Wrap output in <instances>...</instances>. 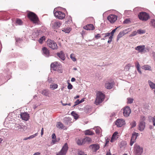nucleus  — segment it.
I'll list each match as a JSON object with an SVG mask.
<instances>
[{"instance_id": "obj_1", "label": "nucleus", "mask_w": 155, "mask_h": 155, "mask_svg": "<svg viewBox=\"0 0 155 155\" xmlns=\"http://www.w3.org/2000/svg\"><path fill=\"white\" fill-rule=\"evenodd\" d=\"M105 98L104 95L100 92H98L97 93V97L95 101V104L97 105L101 103Z\"/></svg>"}, {"instance_id": "obj_2", "label": "nucleus", "mask_w": 155, "mask_h": 155, "mask_svg": "<svg viewBox=\"0 0 155 155\" xmlns=\"http://www.w3.org/2000/svg\"><path fill=\"white\" fill-rule=\"evenodd\" d=\"M28 17L31 21L34 23H38L39 19L37 16L33 12H30L28 14Z\"/></svg>"}, {"instance_id": "obj_3", "label": "nucleus", "mask_w": 155, "mask_h": 155, "mask_svg": "<svg viewBox=\"0 0 155 155\" xmlns=\"http://www.w3.org/2000/svg\"><path fill=\"white\" fill-rule=\"evenodd\" d=\"M138 16L140 20L143 21H147L150 18L149 15L146 12H144L139 13Z\"/></svg>"}, {"instance_id": "obj_4", "label": "nucleus", "mask_w": 155, "mask_h": 155, "mask_svg": "<svg viewBox=\"0 0 155 155\" xmlns=\"http://www.w3.org/2000/svg\"><path fill=\"white\" fill-rule=\"evenodd\" d=\"M143 148L139 145L135 144L134 146V152L135 155H141L143 152Z\"/></svg>"}, {"instance_id": "obj_5", "label": "nucleus", "mask_w": 155, "mask_h": 155, "mask_svg": "<svg viewBox=\"0 0 155 155\" xmlns=\"http://www.w3.org/2000/svg\"><path fill=\"white\" fill-rule=\"evenodd\" d=\"M47 45L50 48L53 50L57 49L58 48L57 44L53 40L48 39L47 41Z\"/></svg>"}, {"instance_id": "obj_6", "label": "nucleus", "mask_w": 155, "mask_h": 155, "mask_svg": "<svg viewBox=\"0 0 155 155\" xmlns=\"http://www.w3.org/2000/svg\"><path fill=\"white\" fill-rule=\"evenodd\" d=\"M68 146L67 143L64 144L61 151L57 153V155H65L68 149Z\"/></svg>"}, {"instance_id": "obj_7", "label": "nucleus", "mask_w": 155, "mask_h": 155, "mask_svg": "<svg viewBox=\"0 0 155 155\" xmlns=\"http://www.w3.org/2000/svg\"><path fill=\"white\" fill-rule=\"evenodd\" d=\"M54 14L55 17L60 19H63L65 16L64 13L59 11H57L55 12L54 11Z\"/></svg>"}, {"instance_id": "obj_8", "label": "nucleus", "mask_w": 155, "mask_h": 155, "mask_svg": "<svg viewBox=\"0 0 155 155\" xmlns=\"http://www.w3.org/2000/svg\"><path fill=\"white\" fill-rule=\"evenodd\" d=\"M139 134L136 132H134L132 134L131 138L130 143V145L132 146L133 144L135 142L136 139L138 136H139Z\"/></svg>"}, {"instance_id": "obj_9", "label": "nucleus", "mask_w": 155, "mask_h": 155, "mask_svg": "<svg viewBox=\"0 0 155 155\" xmlns=\"http://www.w3.org/2000/svg\"><path fill=\"white\" fill-rule=\"evenodd\" d=\"M131 111L129 107L127 106L123 109L124 116L125 117H128L131 113Z\"/></svg>"}, {"instance_id": "obj_10", "label": "nucleus", "mask_w": 155, "mask_h": 155, "mask_svg": "<svg viewBox=\"0 0 155 155\" xmlns=\"http://www.w3.org/2000/svg\"><path fill=\"white\" fill-rule=\"evenodd\" d=\"M125 124V120L122 118L117 119L115 122V124L118 127H121Z\"/></svg>"}, {"instance_id": "obj_11", "label": "nucleus", "mask_w": 155, "mask_h": 155, "mask_svg": "<svg viewBox=\"0 0 155 155\" xmlns=\"http://www.w3.org/2000/svg\"><path fill=\"white\" fill-rule=\"evenodd\" d=\"M25 126L21 125L18 124H15L14 125V129L17 131L20 130H21L22 129V131L23 132L25 131Z\"/></svg>"}, {"instance_id": "obj_12", "label": "nucleus", "mask_w": 155, "mask_h": 155, "mask_svg": "<svg viewBox=\"0 0 155 155\" xmlns=\"http://www.w3.org/2000/svg\"><path fill=\"white\" fill-rule=\"evenodd\" d=\"M107 20L111 23L114 22L117 19V17L114 15H110L107 17Z\"/></svg>"}, {"instance_id": "obj_13", "label": "nucleus", "mask_w": 155, "mask_h": 155, "mask_svg": "<svg viewBox=\"0 0 155 155\" xmlns=\"http://www.w3.org/2000/svg\"><path fill=\"white\" fill-rule=\"evenodd\" d=\"M21 118L24 120L27 121L29 118V115L27 112H21L20 114Z\"/></svg>"}, {"instance_id": "obj_14", "label": "nucleus", "mask_w": 155, "mask_h": 155, "mask_svg": "<svg viewBox=\"0 0 155 155\" xmlns=\"http://www.w3.org/2000/svg\"><path fill=\"white\" fill-rule=\"evenodd\" d=\"M138 129L140 131H143L145 128V122H139L138 124Z\"/></svg>"}, {"instance_id": "obj_15", "label": "nucleus", "mask_w": 155, "mask_h": 155, "mask_svg": "<svg viewBox=\"0 0 155 155\" xmlns=\"http://www.w3.org/2000/svg\"><path fill=\"white\" fill-rule=\"evenodd\" d=\"M61 22L59 21H55L52 24V27L54 28H58L61 26Z\"/></svg>"}, {"instance_id": "obj_16", "label": "nucleus", "mask_w": 155, "mask_h": 155, "mask_svg": "<svg viewBox=\"0 0 155 155\" xmlns=\"http://www.w3.org/2000/svg\"><path fill=\"white\" fill-rule=\"evenodd\" d=\"M145 46L144 45H140L135 48V49L138 51L139 52L142 53L144 51Z\"/></svg>"}, {"instance_id": "obj_17", "label": "nucleus", "mask_w": 155, "mask_h": 155, "mask_svg": "<svg viewBox=\"0 0 155 155\" xmlns=\"http://www.w3.org/2000/svg\"><path fill=\"white\" fill-rule=\"evenodd\" d=\"M42 53L43 55L45 57H48L49 55V51L46 47H43L42 48Z\"/></svg>"}, {"instance_id": "obj_18", "label": "nucleus", "mask_w": 155, "mask_h": 155, "mask_svg": "<svg viewBox=\"0 0 155 155\" xmlns=\"http://www.w3.org/2000/svg\"><path fill=\"white\" fill-rule=\"evenodd\" d=\"M99 146L97 144H93L90 146V148H91L94 151H96L99 148Z\"/></svg>"}, {"instance_id": "obj_19", "label": "nucleus", "mask_w": 155, "mask_h": 155, "mask_svg": "<svg viewBox=\"0 0 155 155\" xmlns=\"http://www.w3.org/2000/svg\"><path fill=\"white\" fill-rule=\"evenodd\" d=\"M117 28H116L113 30L110 33V36L108 40L107 41V42L109 43H111L112 40L113 36L114 35V33L115 32L116 30H117Z\"/></svg>"}, {"instance_id": "obj_20", "label": "nucleus", "mask_w": 155, "mask_h": 155, "mask_svg": "<svg viewBox=\"0 0 155 155\" xmlns=\"http://www.w3.org/2000/svg\"><path fill=\"white\" fill-rule=\"evenodd\" d=\"M84 28L87 30H92L94 29V27L92 24H89L84 27Z\"/></svg>"}, {"instance_id": "obj_21", "label": "nucleus", "mask_w": 155, "mask_h": 155, "mask_svg": "<svg viewBox=\"0 0 155 155\" xmlns=\"http://www.w3.org/2000/svg\"><path fill=\"white\" fill-rule=\"evenodd\" d=\"M127 29H125L123 31L120 32L118 35L117 36V41H118L119 40V39L121 37L123 36L125 34H126L127 33L126 32L127 31Z\"/></svg>"}, {"instance_id": "obj_22", "label": "nucleus", "mask_w": 155, "mask_h": 155, "mask_svg": "<svg viewBox=\"0 0 155 155\" xmlns=\"http://www.w3.org/2000/svg\"><path fill=\"white\" fill-rule=\"evenodd\" d=\"M113 83L112 82H107L105 84V87L107 89H110L113 87Z\"/></svg>"}, {"instance_id": "obj_23", "label": "nucleus", "mask_w": 155, "mask_h": 155, "mask_svg": "<svg viewBox=\"0 0 155 155\" xmlns=\"http://www.w3.org/2000/svg\"><path fill=\"white\" fill-rule=\"evenodd\" d=\"M57 55L62 60H65L64 55L63 51H61L60 53H57Z\"/></svg>"}, {"instance_id": "obj_24", "label": "nucleus", "mask_w": 155, "mask_h": 155, "mask_svg": "<svg viewBox=\"0 0 155 155\" xmlns=\"http://www.w3.org/2000/svg\"><path fill=\"white\" fill-rule=\"evenodd\" d=\"M56 127L57 128L61 129H64L65 127L62 123L60 122H58L56 125Z\"/></svg>"}, {"instance_id": "obj_25", "label": "nucleus", "mask_w": 155, "mask_h": 155, "mask_svg": "<svg viewBox=\"0 0 155 155\" xmlns=\"http://www.w3.org/2000/svg\"><path fill=\"white\" fill-rule=\"evenodd\" d=\"M64 123L68 125L71 121V118L69 117H65L64 119Z\"/></svg>"}, {"instance_id": "obj_26", "label": "nucleus", "mask_w": 155, "mask_h": 155, "mask_svg": "<svg viewBox=\"0 0 155 155\" xmlns=\"http://www.w3.org/2000/svg\"><path fill=\"white\" fill-rule=\"evenodd\" d=\"M148 83L150 87L152 89H155V84L151 82L150 80L148 81Z\"/></svg>"}, {"instance_id": "obj_27", "label": "nucleus", "mask_w": 155, "mask_h": 155, "mask_svg": "<svg viewBox=\"0 0 155 155\" xmlns=\"http://www.w3.org/2000/svg\"><path fill=\"white\" fill-rule=\"evenodd\" d=\"M41 93L43 95L47 96L49 94L48 90L47 89L43 90L42 91Z\"/></svg>"}, {"instance_id": "obj_28", "label": "nucleus", "mask_w": 155, "mask_h": 155, "mask_svg": "<svg viewBox=\"0 0 155 155\" xmlns=\"http://www.w3.org/2000/svg\"><path fill=\"white\" fill-rule=\"evenodd\" d=\"M118 133L117 132H115L113 134L111 140H110V141L111 142H113L114 140L115 139H116V136L117 135Z\"/></svg>"}, {"instance_id": "obj_29", "label": "nucleus", "mask_w": 155, "mask_h": 155, "mask_svg": "<svg viewBox=\"0 0 155 155\" xmlns=\"http://www.w3.org/2000/svg\"><path fill=\"white\" fill-rule=\"evenodd\" d=\"M94 133L92 131H90L89 130H87L85 131V134L86 135H93Z\"/></svg>"}, {"instance_id": "obj_30", "label": "nucleus", "mask_w": 155, "mask_h": 155, "mask_svg": "<svg viewBox=\"0 0 155 155\" xmlns=\"http://www.w3.org/2000/svg\"><path fill=\"white\" fill-rule=\"evenodd\" d=\"M142 68L145 70H150L151 67L148 65H144L142 67Z\"/></svg>"}, {"instance_id": "obj_31", "label": "nucleus", "mask_w": 155, "mask_h": 155, "mask_svg": "<svg viewBox=\"0 0 155 155\" xmlns=\"http://www.w3.org/2000/svg\"><path fill=\"white\" fill-rule=\"evenodd\" d=\"M50 87L52 89V90H54L58 87V85L56 84H51Z\"/></svg>"}, {"instance_id": "obj_32", "label": "nucleus", "mask_w": 155, "mask_h": 155, "mask_svg": "<svg viewBox=\"0 0 155 155\" xmlns=\"http://www.w3.org/2000/svg\"><path fill=\"white\" fill-rule=\"evenodd\" d=\"M45 36H43L40 38V39L38 40V41L39 43L42 44L43 43V41L45 40Z\"/></svg>"}, {"instance_id": "obj_33", "label": "nucleus", "mask_w": 155, "mask_h": 155, "mask_svg": "<svg viewBox=\"0 0 155 155\" xmlns=\"http://www.w3.org/2000/svg\"><path fill=\"white\" fill-rule=\"evenodd\" d=\"M131 128H133L136 126V123L135 121L134 120L130 124Z\"/></svg>"}, {"instance_id": "obj_34", "label": "nucleus", "mask_w": 155, "mask_h": 155, "mask_svg": "<svg viewBox=\"0 0 155 155\" xmlns=\"http://www.w3.org/2000/svg\"><path fill=\"white\" fill-rule=\"evenodd\" d=\"M71 114L73 116L75 119H77L78 118V116L77 114H76L74 111H72L71 113Z\"/></svg>"}, {"instance_id": "obj_35", "label": "nucleus", "mask_w": 155, "mask_h": 155, "mask_svg": "<svg viewBox=\"0 0 155 155\" xmlns=\"http://www.w3.org/2000/svg\"><path fill=\"white\" fill-rule=\"evenodd\" d=\"M101 130V129L100 127H96L95 131L96 134H99L100 133Z\"/></svg>"}, {"instance_id": "obj_36", "label": "nucleus", "mask_w": 155, "mask_h": 155, "mask_svg": "<svg viewBox=\"0 0 155 155\" xmlns=\"http://www.w3.org/2000/svg\"><path fill=\"white\" fill-rule=\"evenodd\" d=\"M56 65H57L55 64L54 63H52L51 65V68L53 69V70H56L55 67Z\"/></svg>"}, {"instance_id": "obj_37", "label": "nucleus", "mask_w": 155, "mask_h": 155, "mask_svg": "<svg viewBox=\"0 0 155 155\" xmlns=\"http://www.w3.org/2000/svg\"><path fill=\"white\" fill-rule=\"evenodd\" d=\"M146 120V118L144 116H142L140 117V119L139 122H145L144 121Z\"/></svg>"}, {"instance_id": "obj_38", "label": "nucleus", "mask_w": 155, "mask_h": 155, "mask_svg": "<svg viewBox=\"0 0 155 155\" xmlns=\"http://www.w3.org/2000/svg\"><path fill=\"white\" fill-rule=\"evenodd\" d=\"M85 139L86 142H87L88 143H91V142L92 141L91 139L89 137H87L85 138Z\"/></svg>"}, {"instance_id": "obj_39", "label": "nucleus", "mask_w": 155, "mask_h": 155, "mask_svg": "<svg viewBox=\"0 0 155 155\" xmlns=\"http://www.w3.org/2000/svg\"><path fill=\"white\" fill-rule=\"evenodd\" d=\"M70 58L74 61H75L76 59L75 57L74 56V54H71L70 56Z\"/></svg>"}, {"instance_id": "obj_40", "label": "nucleus", "mask_w": 155, "mask_h": 155, "mask_svg": "<svg viewBox=\"0 0 155 155\" xmlns=\"http://www.w3.org/2000/svg\"><path fill=\"white\" fill-rule=\"evenodd\" d=\"M127 103L129 104H131L133 102V99L132 98H128L127 99Z\"/></svg>"}, {"instance_id": "obj_41", "label": "nucleus", "mask_w": 155, "mask_h": 155, "mask_svg": "<svg viewBox=\"0 0 155 155\" xmlns=\"http://www.w3.org/2000/svg\"><path fill=\"white\" fill-rule=\"evenodd\" d=\"M151 25L152 26L155 28V20L153 19L151 21Z\"/></svg>"}, {"instance_id": "obj_42", "label": "nucleus", "mask_w": 155, "mask_h": 155, "mask_svg": "<svg viewBox=\"0 0 155 155\" xmlns=\"http://www.w3.org/2000/svg\"><path fill=\"white\" fill-rule=\"evenodd\" d=\"M16 23L18 25H21L22 24V22L20 19H18L16 21Z\"/></svg>"}, {"instance_id": "obj_43", "label": "nucleus", "mask_w": 155, "mask_h": 155, "mask_svg": "<svg viewBox=\"0 0 155 155\" xmlns=\"http://www.w3.org/2000/svg\"><path fill=\"white\" fill-rule=\"evenodd\" d=\"M137 32L139 34H143L145 33V31L144 30L140 29L138 30Z\"/></svg>"}, {"instance_id": "obj_44", "label": "nucleus", "mask_w": 155, "mask_h": 155, "mask_svg": "<svg viewBox=\"0 0 155 155\" xmlns=\"http://www.w3.org/2000/svg\"><path fill=\"white\" fill-rule=\"evenodd\" d=\"M110 33H103L102 34V35H104V37H106L109 36L110 35Z\"/></svg>"}, {"instance_id": "obj_45", "label": "nucleus", "mask_w": 155, "mask_h": 155, "mask_svg": "<svg viewBox=\"0 0 155 155\" xmlns=\"http://www.w3.org/2000/svg\"><path fill=\"white\" fill-rule=\"evenodd\" d=\"M123 22L124 24H128L130 22V21L129 19H126Z\"/></svg>"}, {"instance_id": "obj_46", "label": "nucleus", "mask_w": 155, "mask_h": 155, "mask_svg": "<svg viewBox=\"0 0 155 155\" xmlns=\"http://www.w3.org/2000/svg\"><path fill=\"white\" fill-rule=\"evenodd\" d=\"M75 104L73 105V107H74L76 105L79 104H80V102L79 101V100H77L75 102Z\"/></svg>"}, {"instance_id": "obj_47", "label": "nucleus", "mask_w": 155, "mask_h": 155, "mask_svg": "<svg viewBox=\"0 0 155 155\" xmlns=\"http://www.w3.org/2000/svg\"><path fill=\"white\" fill-rule=\"evenodd\" d=\"M137 32L136 31H134L132 32V33L130 35V37H132L135 36L136 35Z\"/></svg>"}, {"instance_id": "obj_48", "label": "nucleus", "mask_w": 155, "mask_h": 155, "mask_svg": "<svg viewBox=\"0 0 155 155\" xmlns=\"http://www.w3.org/2000/svg\"><path fill=\"white\" fill-rule=\"evenodd\" d=\"M68 88L69 89H72L73 86L72 85L69 83H68Z\"/></svg>"}, {"instance_id": "obj_49", "label": "nucleus", "mask_w": 155, "mask_h": 155, "mask_svg": "<svg viewBox=\"0 0 155 155\" xmlns=\"http://www.w3.org/2000/svg\"><path fill=\"white\" fill-rule=\"evenodd\" d=\"M84 152L81 151H80L78 152V155H86Z\"/></svg>"}, {"instance_id": "obj_50", "label": "nucleus", "mask_w": 155, "mask_h": 155, "mask_svg": "<svg viewBox=\"0 0 155 155\" xmlns=\"http://www.w3.org/2000/svg\"><path fill=\"white\" fill-rule=\"evenodd\" d=\"M135 66L137 68H140V65L138 62H137L135 64Z\"/></svg>"}, {"instance_id": "obj_51", "label": "nucleus", "mask_w": 155, "mask_h": 155, "mask_svg": "<svg viewBox=\"0 0 155 155\" xmlns=\"http://www.w3.org/2000/svg\"><path fill=\"white\" fill-rule=\"evenodd\" d=\"M77 143L78 145H82V143H81V140H77Z\"/></svg>"}, {"instance_id": "obj_52", "label": "nucleus", "mask_w": 155, "mask_h": 155, "mask_svg": "<svg viewBox=\"0 0 155 155\" xmlns=\"http://www.w3.org/2000/svg\"><path fill=\"white\" fill-rule=\"evenodd\" d=\"M81 141L82 145L84 144L86 142L85 138L81 140Z\"/></svg>"}, {"instance_id": "obj_53", "label": "nucleus", "mask_w": 155, "mask_h": 155, "mask_svg": "<svg viewBox=\"0 0 155 155\" xmlns=\"http://www.w3.org/2000/svg\"><path fill=\"white\" fill-rule=\"evenodd\" d=\"M52 137L53 139H55L56 138V136L55 134H53L52 135Z\"/></svg>"}, {"instance_id": "obj_54", "label": "nucleus", "mask_w": 155, "mask_h": 155, "mask_svg": "<svg viewBox=\"0 0 155 155\" xmlns=\"http://www.w3.org/2000/svg\"><path fill=\"white\" fill-rule=\"evenodd\" d=\"M36 136V134H35L31 135V136H30L29 137V139H32V138L34 137H35Z\"/></svg>"}, {"instance_id": "obj_55", "label": "nucleus", "mask_w": 155, "mask_h": 155, "mask_svg": "<svg viewBox=\"0 0 155 155\" xmlns=\"http://www.w3.org/2000/svg\"><path fill=\"white\" fill-rule=\"evenodd\" d=\"M153 125L154 126H155V116L153 117Z\"/></svg>"}, {"instance_id": "obj_56", "label": "nucleus", "mask_w": 155, "mask_h": 155, "mask_svg": "<svg viewBox=\"0 0 155 155\" xmlns=\"http://www.w3.org/2000/svg\"><path fill=\"white\" fill-rule=\"evenodd\" d=\"M101 37V35L100 34H97V35H96L95 36V38L97 39L98 38H100Z\"/></svg>"}, {"instance_id": "obj_57", "label": "nucleus", "mask_w": 155, "mask_h": 155, "mask_svg": "<svg viewBox=\"0 0 155 155\" xmlns=\"http://www.w3.org/2000/svg\"><path fill=\"white\" fill-rule=\"evenodd\" d=\"M62 104L63 106H66V105H69V106H71V103H68V104H67V103H65V104H64V103H62Z\"/></svg>"}, {"instance_id": "obj_58", "label": "nucleus", "mask_w": 155, "mask_h": 155, "mask_svg": "<svg viewBox=\"0 0 155 155\" xmlns=\"http://www.w3.org/2000/svg\"><path fill=\"white\" fill-rule=\"evenodd\" d=\"M137 70L138 71V72L140 73V74H141L142 72L140 71V68H137Z\"/></svg>"}, {"instance_id": "obj_59", "label": "nucleus", "mask_w": 155, "mask_h": 155, "mask_svg": "<svg viewBox=\"0 0 155 155\" xmlns=\"http://www.w3.org/2000/svg\"><path fill=\"white\" fill-rule=\"evenodd\" d=\"M40 153L37 152L35 153L33 155H40Z\"/></svg>"}, {"instance_id": "obj_60", "label": "nucleus", "mask_w": 155, "mask_h": 155, "mask_svg": "<svg viewBox=\"0 0 155 155\" xmlns=\"http://www.w3.org/2000/svg\"><path fill=\"white\" fill-rule=\"evenodd\" d=\"M75 81V79L74 78H71V81L72 82L74 81Z\"/></svg>"}, {"instance_id": "obj_61", "label": "nucleus", "mask_w": 155, "mask_h": 155, "mask_svg": "<svg viewBox=\"0 0 155 155\" xmlns=\"http://www.w3.org/2000/svg\"><path fill=\"white\" fill-rule=\"evenodd\" d=\"M43 134V128H42L41 130V134L42 135Z\"/></svg>"}, {"instance_id": "obj_62", "label": "nucleus", "mask_w": 155, "mask_h": 155, "mask_svg": "<svg viewBox=\"0 0 155 155\" xmlns=\"http://www.w3.org/2000/svg\"><path fill=\"white\" fill-rule=\"evenodd\" d=\"M28 139H29V137L25 138H24L23 140H27Z\"/></svg>"}, {"instance_id": "obj_63", "label": "nucleus", "mask_w": 155, "mask_h": 155, "mask_svg": "<svg viewBox=\"0 0 155 155\" xmlns=\"http://www.w3.org/2000/svg\"><path fill=\"white\" fill-rule=\"evenodd\" d=\"M56 141H57L55 140H52V142L54 144Z\"/></svg>"}, {"instance_id": "obj_64", "label": "nucleus", "mask_w": 155, "mask_h": 155, "mask_svg": "<svg viewBox=\"0 0 155 155\" xmlns=\"http://www.w3.org/2000/svg\"><path fill=\"white\" fill-rule=\"evenodd\" d=\"M109 141V140H106L105 146H106L107 145V144L108 143Z\"/></svg>"}]
</instances>
